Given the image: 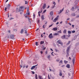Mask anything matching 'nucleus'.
I'll return each instance as SVG.
<instances>
[{
    "label": "nucleus",
    "instance_id": "e433bc0d",
    "mask_svg": "<svg viewBox=\"0 0 79 79\" xmlns=\"http://www.w3.org/2000/svg\"><path fill=\"white\" fill-rule=\"evenodd\" d=\"M25 4H27V3H28V2H27L26 1H25Z\"/></svg>",
    "mask_w": 79,
    "mask_h": 79
},
{
    "label": "nucleus",
    "instance_id": "7c9ffc66",
    "mask_svg": "<svg viewBox=\"0 0 79 79\" xmlns=\"http://www.w3.org/2000/svg\"><path fill=\"white\" fill-rule=\"evenodd\" d=\"M70 43H71V41H69L68 42V43H67V45H69L70 44Z\"/></svg>",
    "mask_w": 79,
    "mask_h": 79
},
{
    "label": "nucleus",
    "instance_id": "4c0bfd02",
    "mask_svg": "<svg viewBox=\"0 0 79 79\" xmlns=\"http://www.w3.org/2000/svg\"><path fill=\"white\" fill-rule=\"evenodd\" d=\"M56 61H57V62H59V61H60V60L59 59L56 60Z\"/></svg>",
    "mask_w": 79,
    "mask_h": 79
},
{
    "label": "nucleus",
    "instance_id": "052dcab7",
    "mask_svg": "<svg viewBox=\"0 0 79 79\" xmlns=\"http://www.w3.org/2000/svg\"><path fill=\"white\" fill-rule=\"evenodd\" d=\"M69 24L70 26H71V24L70 23H69Z\"/></svg>",
    "mask_w": 79,
    "mask_h": 79
},
{
    "label": "nucleus",
    "instance_id": "1a4fd4ad",
    "mask_svg": "<svg viewBox=\"0 0 79 79\" xmlns=\"http://www.w3.org/2000/svg\"><path fill=\"white\" fill-rule=\"evenodd\" d=\"M64 10V8H63L62 10H60V12L58 13V14H60L61 13L62 11Z\"/></svg>",
    "mask_w": 79,
    "mask_h": 79
},
{
    "label": "nucleus",
    "instance_id": "a878e982",
    "mask_svg": "<svg viewBox=\"0 0 79 79\" xmlns=\"http://www.w3.org/2000/svg\"><path fill=\"white\" fill-rule=\"evenodd\" d=\"M53 5H54V6H55V5H56V3H55V2H53Z\"/></svg>",
    "mask_w": 79,
    "mask_h": 79
},
{
    "label": "nucleus",
    "instance_id": "4be33fe9",
    "mask_svg": "<svg viewBox=\"0 0 79 79\" xmlns=\"http://www.w3.org/2000/svg\"><path fill=\"white\" fill-rule=\"evenodd\" d=\"M59 76H62V73H61V72H60V73H59Z\"/></svg>",
    "mask_w": 79,
    "mask_h": 79
},
{
    "label": "nucleus",
    "instance_id": "f257e3e1",
    "mask_svg": "<svg viewBox=\"0 0 79 79\" xmlns=\"http://www.w3.org/2000/svg\"><path fill=\"white\" fill-rule=\"evenodd\" d=\"M57 43L58 44H60V45H63V44L62 42H61V40H59L57 41Z\"/></svg>",
    "mask_w": 79,
    "mask_h": 79
},
{
    "label": "nucleus",
    "instance_id": "20e7f679",
    "mask_svg": "<svg viewBox=\"0 0 79 79\" xmlns=\"http://www.w3.org/2000/svg\"><path fill=\"white\" fill-rule=\"evenodd\" d=\"M66 37H68V36H65V35H64L62 36L61 38L63 39H68V38H65Z\"/></svg>",
    "mask_w": 79,
    "mask_h": 79
},
{
    "label": "nucleus",
    "instance_id": "6e6552de",
    "mask_svg": "<svg viewBox=\"0 0 79 79\" xmlns=\"http://www.w3.org/2000/svg\"><path fill=\"white\" fill-rule=\"evenodd\" d=\"M37 65H38L37 64L33 66H32L31 68V70H32V69H34V68H35V66H37Z\"/></svg>",
    "mask_w": 79,
    "mask_h": 79
},
{
    "label": "nucleus",
    "instance_id": "5701e85b",
    "mask_svg": "<svg viewBox=\"0 0 79 79\" xmlns=\"http://www.w3.org/2000/svg\"><path fill=\"white\" fill-rule=\"evenodd\" d=\"M58 35V33H55L54 34H53V35L55 36V35Z\"/></svg>",
    "mask_w": 79,
    "mask_h": 79
},
{
    "label": "nucleus",
    "instance_id": "4468645a",
    "mask_svg": "<svg viewBox=\"0 0 79 79\" xmlns=\"http://www.w3.org/2000/svg\"><path fill=\"white\" fill-rule=\"evenodd\" d=\"M64 34H66V30L64 29L63 31Z\"/></svg>",
    "mask_w": 79,
    "mask_h": 79
},
{
    "label": "nucleus",
    "instance_id": "c756f323",
    "mask_svg": "<svg viewBox=\"0 0 79 79\" xmlns=\"http://www.w3.org/2000/svg\"><path fill=\"white\" fill-rule=\"evenodd\" d=\"M35 44H36V46H38V42H36Z\"/></svg>",
    "mask_w": 79,
    "mask_h": 79
},
{
    "label": "nucleus",
    "instance_id": "3c124183",
    "mask_svg": "<svg viewBox=\"0 0 79 79\" xmlns=\"http://www.w3.org/2000/svg\"><path fill=\"white\" fill-rule=\"evenodd\" d=\"M59 24V22H58L57 23H56V24L57 25V24Z\"/></svg>",
    "mask_w": 79,
    "mask_h": 79
},
{
    "label": "nucleus",
    "instance_id": "864d4df0",
    "mask_svg": "<svg viewBox=\"0 0 79 79\" xmlns=\"http://www.w3.org/2000/svg\"><path fill=\"white\" fill-rule=\"evenodd\" d=\"M25 18H27V16L26 15H25Z\"/></svg>",
    "mask_w": 79,
    "mask_h": 79
},
{
    "label": "nucleus",
    "instance_id": "7ed1b4c3",
    "mask_svg": "<svg viewBox=\"0 0 79 79\" xmlns=\"http://www.w3.org/2000/svg\"><path fill=\"white\" fill-rule=\"evenodd\" d=\"M58 17H59V16H57L53 20V22H55L58 20Z\"/></svg>",
    "mask_w": 79,
    "mask_h": 79
},
{
    "label": "nucleus",
    "instance_id": "2eb2a0df",
    "mask_svg": "<svg viewBox=\"0 0 79 79\" xmlns=\"http://www.w3.org/2000/svg\"><path fill=\"white\" fill-rule=\"evenodd\" d=\"M53 30L54 31H57V28L56 27V28H53Z\"/></svg>",
    "mask_w": 79,
    "mask_h": 79
},
{
    "label": "nucleus",
    "instance_id": "c03bdc74",
    "mask_svg": "<svg viewBox=\"0 0 79 79\" xmlns=\"http://www.w3.org/2000/svg\"><path fill=\"white\" fill-rule=\"evenodd\" d=\"M69 10H66L67 13H68V12H69Z\"/></svg>",
    "mask_w": 79,
    "mask_h": 79
},
{
    "label": "nucleus",
    "instance_id": "473e14b6",
    "mask_svg": "<svg viewBox=\"0 0 79 79\" xmlns=\"http://www.w3.org/2000/svg\"><path fill=\"white\" fill-rule=\"evenodd\" d=\"M55 51L56 52H59V51H58V50L57 49H55Z\"/></svg>",
    "mask_w": 79,
    "mask_h": 79
},
{
    "label": "nucleus",
    "instance_id": "338daca9",
    "mask_svg": "<svg viewBox=\"0 0 79 79\" xmlns=\"http://www.w3.org/2000/svg\"><path fill=\"white\" fill-rule=\"evenodd\" d=\"M45 53H46V54H47V53H48L47 51Z\"/></svg>",
    "mask_w": 79,
    "mask_h": 79
},
{
    "label": "nucleus",
    "instance_id": "09e8293b",
    "mask_svg": "<svg viewBox=\"0 0 79 79\" xmlns=\"http://www.w3.org/2000/svg\"><path fill=\"white\" fill-rule=\"evenodd\" d=\"M54 7H55V6H54L52 7V8H54Z\"/></svg>",
    "mask_w": 79,
    "mask_h": 79
},
{
    "label": "nucleus",
    "instance_id": "a211bd4d",
    "mask_svg": "<svg viewBox=\"0 0 79 79\" xmlns=\"http://www.w3.org/2000/svg\"><path fill=\"white\" fill-rule=\"evenodd\" d=\"M50 14L51 16H53V11H51L50 13Z\"/></svg>",
    "mask_w": 79,
    "mask_h": 79
},
{
    "label": "nucleus",
    "instance_id": "393cba45",
    "mask_svg": "<svg viewBox=\"0 0 79 79\" xmlns=\"http://www.w3.org/2000/svg\"><path fill=\"white\" fill-rule=\"evenodd\" d=\"M69 55V53H67V55L66 56H67V57H68Z\"/></svg>",
    "mask_w": 79,
    "mask_h": 79
},
{
    "label": "nucleus",
    "instance_id": "c9c22d12",
    "mask_svg": "<svg viewBox=\"0 0 79 79\" xmlns=\"http://www.w3.org/2000/svg\"><path fill=\"white\" fill-rule=\"evenodd\" d=\"M48 59H50V56H48Z\"/></svg>",
    "mask_w": 79,
    "mask_h": 79
},
{
    "label": "nucleus",
    "instance_id": "603ef678",
    "mask_svg": "<svg viewBox=\"0 0 79 79\" xmlns=\"http://www.w3.org/2000/svg\"><path fill=\"white\" fill-rule=\"evenodd\" d=\"M27 15H30V13H29V12L28 13H27Z\"/></svg>",
    "mask_w": 79,
    "mask_h": 79
},
{
    "label": "nucleus",
    "instance_id": "f03ea898",
    "mask_svg": "<svg viewBox=\"0 0 79 79\" xmlns=\"http://www.w3.org/2000/svg\"><path fill=\"white\" fill-rule=\"evenodd\" d=\"M52 35V33H51L49 34L48 36V37L49 38V39H52V38H53V36Z\"/></svg>",
    "mask_w": 79,
    "mask_h": 79
},
{
    "label": "nucleus",
    "instance_id": "bb28decb",
    "mask_svg": "<svg viewBox=\"0 0 79 79\" xmlns=\"http://www.w3.org/2000/svg\"><path fill=\"white\" fill-rule=\"evenodd\" d=\"M35 78L36 79H38V78L37 77V75L36 74H35Z\"/></svg>",
    "mask_w": 79,
    "mask_h": 79
},
{
    "label": "nucleus",
    "instance_id": "f704fd0d",
    "mask_svg": "<svg viewBox=\"0 0 79 79\" xmlns=\"http://www.w3.org/2000/svg\"><path fill=\"white\" fill-rule=\"evenodd\" d=\"M75 13H73L72 14V16H75Z\"/></svg>",
    "mask_w": 79,
    "mask_h": 79
},
{
    "label": "nucleus",
    "instance_id": "2f4dec72",
    "mask_svg": "<svg viewBox=\"0 0 79 79\" xmlns=\"http://www.w3.org/2000/svg\"><path fill=\"white\" fill-rule=\"evenodd\" d=\"M68 34H71V31H68Z\"/></svg>",
    "mask_w": 79,
    "mask_h": 79
},
{
    "label": "nucleus",
    "instance_id": "a18cd8bd",
    "mask_svg": "<svg viewBox=\"0 0 79 79\" xmlns=\"http://www.w3.org/2000/svg\"><path fill=\"white\" fill-rule=\"evenodd\" d=\"M75 3H76V5H77V2L76 1H75Z\"/></svg>",
    "mask_w": 79,
    "mask_h": 79
},
{
    "label": "nucleus",
    "instance_id": "5fc2aeb1",
    "mask_svg": "<svg viewBox=\"0 0 79 79\" xmlns=\"http://www.w3.org/2000/svg\"><path fill=\"white\" fill-rule=\"evenodd\" d=\"M40 53H41V54H42V53H43V52H42V51H41Z\"/></svg>",
    "mask_w": 79,
    "mask_h": 79
},
{
    "label": "nucleus",
    "instance_id": "ddd939ff",
    "mask_svg": "<svg viewBox=\"0 0 79 79\" xmlns=\"http://www.w3.org/2000/svg\"><path fill=\"white\" fill-rule=\"evenodd\" d=\"M39 79H44L41 76H40V75H39V77H38Z\"/></svg>",
    "mask_w": 79,
    "mask_h": 79
},
{
    "label": "nucleus",
    "instance_id": "58836bf2",
    "mask_svg": "<svg viewBox=\"0 0 79 79\" xmlns=\"http://www.w3.org/2000/svg\"><path fill=\"white\" fill-rule=\"evenodd\" d=\"M46 11H47V10H44L43 11V13H45V12H46Z\"/></svg>",
    "mask_w": 79,
    "mask_h": 79
},
{
    "label": "nucleus",
    "instance_id": "9d476101",
    "mask_svg": "<svg viewBox=\"0 0 79 79\" xmlns=\"http://www.w3.org/2000/svg\"><path fill=\"white\" fill-rule=\"evenodd\" d=\"M66 67L67 68H69V69L70 68V65H69V64H67L66 65Z\"/></svg>",
    "mask_w": 79,
    "mask_h": 79
},
{
    "label": "nucleus",
    "instance_id": "6ab92c4d",
    "mask_svg": "<svg viewBox=\"0 0 79 79\" xmlns=\"http://www.w3.org/2000/svg\"><path fill=\"white\" fill-rule=\"evenodd\" d=\"M40 44L41 45H42V44H44V41H41L40 42Z\"/></svg>",
    "mask_w": 79,
    "mask_h": 79
},
{
    "label": "nucleus",
    "instance_id": "f3484780",
    "mask_svg": "<svg viewBox=\"0 0 79 79\" xmlns=\"http://www.w3.org/2000/svg\"><path fill=\"white\" fill-rule=\"evenodd\" d=\"M41 18L43 20H44V15H42L41 16Z\"/></svg>",
    "mask_w": 79,
    "mask_h": 79
},
{
    "label": "nucleus",
    "instance_id": "69168bd1",
    "mask_svg": "<svg viewBox=\"0 0 79 79\" xmlns=\"http://www.w3.org/2000/svg\"><path fill=\"white\" fill-rule=\"evenodd\" d=\"M45 48H44L43 49V50H45Z\"/></svg>",
    "mask_w": 79,
    "mask_h": 79
},
{
    "label": "nucleus",
    "instance_id": "72a5a7b5",
    "mask_svg": "<svg viewBox=\"0 0 79 79\" xmlns=\"http://www.w3.org/2000/svg\"><path fill=\"white\" fill-rule=\"evenodd\" d=\"M76 31L74 30L73 31H72V33H74Z\"/></svg>",
    "mask_w": 79,
    "mask_h": 79
},
{
    "label": "nucleus",
    "instance_id": "412c9836",
    "mask_svg": "<svg viewBox=\"0 0 79 79\" xmlns=\"http://www.w3.org/2000/svg\"><path fill=\"white\" fill-rule=\"evenodd\" d=\"M59 63H60V64H62V63H63V60H61L59 62Z\"/></svg>",
    "mask_w": 79,
    "mask_h": 79
},
{
    "label": "nucleus",
    "instance_id": "6e6d98bb",
    "mask_svg": "<svg viewBox=\"0 0 79 79\" xmlns=\"http://www.w3.org/2000/svg\"><path fill=\"white\" fill-rule=\"evenodd\" d=\"M62 68H64V65H63L62 66Z\"/></svg>",
    "mask_w": 79,
    "mask_h": 79
},
{
    "label": "nucleus",
    "instance_id": "aec40b11",
    "mask_svg": "<svg viewBox=\"0 0 79 79\" xmlns=\"http://www.w3.org/2000/svg\"><path fill=\"white\" fill-rule=\"evenodd\" d=\"M23 29H22V30L20 31L21 34H23Z\"/></svg>",
    "mask_w": 79,
    "mask_h": 79
},
{
    "label": "nucleus",
    "instance_id": "13d9d810",
    "mask_svg": "<svg viewBox=\"0 0 79 79\" xmlns=\"http://www.w3.org/2000/svg\"><path fill=\"white\" fill-rule=\"evenodd\" d=\"M33 17H34V18L35 17V14H33Z\"/></svg>",
    "mask_w": 79,
    "mask_h": 79
},
{
    "label": "nucleus",
    "instance_id": "49530a36",
    "mask_svg": "<svg viewBox=\"0 0 79 79\" xmlns=\"http://www.w3.org/2000/svg\"><path fill=\"white\" fill-rule=\"evenodd\" d=\"M7 9V8L6 7H5V11H6V9Z\"/></svg>",
    "mask_w": 79,
    "mask_h": 79
},
{
    "label": "nucleus",
    "instance_id": "e2e57ef3",
    "mask_svg": "<svg viewBox=\"0 0 79 79\" xmlns=\"http://www.w3.org/2000/svg\"><path fill=\"white\" fill-rule=\"evenodd\" d=\"M25 67H26V66H23V68H25Z\"/></svg>",
    "mask_w": 79,
    "mask_h": 79
},
{
    "label": "nucleus",
    "instance_id": "dca6fc26",
    "mask_svg": "<svg viewBox=\"0 0 79 79\" xmlns=\"http://www.w3.org/2000/svg\"><path fill=\"white\" fill-rule=\"evenodd\" d=\"M64 62L65 64H67V63H68V61L66 60H64Z\"/></svg>",
    "mask_w": 79,
    "mask_h": 79
},
{
    "label": "nucleus",
    "instance_id": "f8f14e48",
    "mask_svg": "<svg viewBox=\"0 0 79 79\" xmlns=\"http://www.w3.org/2000/svg\"><path fill=\"white\" fill-rule=\"evenodd\" d=\"M46 7V4H44L43 6V9H44Z\"/></svg>",
    "mask_w": 79,
    "mask_h": 79
},
{
    "label": "nucleus",
    "instance_id": "423d86ee",
    "mask_svg": "<svg viewBox=\"0 0 79 79\" xmlns=\"http://www.w3.org/2000/svg\"><path fill=\"white\" fill-rule=\"evenodd\" d=\"M70 49V48L69 47H68L67 49L66 50L67 53H69V50Z\"/></svg>",
    "mask_w": 79,
    "mask_h": 79
},
{
    "label": "nucleus",
    "instance_id": "39448f33",
    "mask_svg": "<svg viewBox=\"0 0 79 79\" xmlns=\"http://www.w3.org/2000/svg\"><path fill=\"white\" fill-rule=\"evenodd\" d=\"M23 6H21V7H20L19 10L18 11H22V10L23 9Z\"/></svg>",
    "mask_w": 79,
    "mask_h": 79
},
{
    "label": "nucleus",
    "instance_id": "cd10ccee",
    "mask_svg": "<svg viewBox=\"0 0 79 79\" xmlns=\"http://www.w3.org/2000/svg\"><path fill=\"white\" fill-rule=\"evenodd\" d=\"M11 5L10 4H8L7 5V8H9Z\"/></svg>",
    "mask_w": 79,
    "mask_h": 79
},
{
    "label": "nucleus",
    "instance_id": "c85d7f7f",
    "mask_svg": "<svg viewBox=\"0 0 79 79\" xmlns=\"http://www.w3.org/2000/svg\"><path fill=\"white\" fill-rule=\"evenodd\" d=\"M27 30H25V32H24L25 34H27Z\"/></svg>",
    "mask_w": 79,
    "mask_h": 79
},
{
    "label": "nucleus",
    "instance_id": "0eeeda50",
    "mask_svg": "<svg viewBox=\"0 0 79 79\" xmlns=\"http://www.w3.org/2000/svg\"><path fill=\"white\" fill-rule=\"evenodd\" d=\"M10 37L12 39H14V37H15V36L13 35H11L10 36Z\"/></svg>",
    "mask_w": 79,
    "mask_h": 79
},
{
    "label": "nucleus",
    "instance_id": "680f3d73",
    "mask_svg": "<svg viewBox=\"0 0 79 79\" xmlns=\"http://www.w3.org/2000/svg\"><path fill=\"white\" fill-rule=\"evenodd\" d=\"M69 18L67 19V21H68V20H69Z\"/></svg>",
    "mask_w": 79,
    "mask_h": 79
},
{
    "label": "nucleus",
    "instance_id": "b1692460",
    "mask_svg": "<svg viewBox=\"0 0 79 79\" xmlns=\"http://www.w3.org/2000/svg\"><path fill=\"white\" fill-rule=\"evenodd\" d=\"M74 9V7H73L71 9V10L72 11H73Z\"/></svg>",
    "mask_w": 79,
    "mask_h": 79
},
{
    "label": "nucleus",
    "instance_id": "0e129e2a",
    "mask_svg": "<svg viewBox=\"0 0 79 79\" xmlns=\"http://www.w3.org/2000/svg\"><path fill=\"white\" fill-rule=\"evenodd\" d=\"M28 68V65H27L26 66V68Z\"/></svg>",
    "mask_w": 79,
    "mask_h": 79
},
{
    "label": "nucleus",
    "instance_id": "774afa93",
    "mask_svg": "<svg viewBox=\"0 0 79 79\" xmlns=\"http://www.w3.org/2000/svg\"><path fill=\"white\" fill-rule=\"evenodd\" d=\"M8 32H9V33H10V30H9Z\"/></svg>",
    "mask_w": 79,
    "mask_h": 79
},
{
    "label": "nucleus",
    "instance_id": "de8ad7c7",
    "mask_svg": "<svg viewBox=\"0 0 79 79\" xmlns=\"http://www.w3.org/2000/svg\"><path fill=\"white\" fill-rule=\"evenodd\" d=\"M72 26L73 27V28H74V25H72Z\"/></svg>",
    "mask_w": 79,
    "mask_h": 79
},
{
    "label": "nucleus",
    "instance_id": "a19ab883",
    "mask_svg": "<svg viewBox=\"0 0 79 79\" xmlns=\"http://www.w3.org/2000/svg\"><path fill=\"white\" fill-rule=\"evenodd\" d=\"M53 26V24H52L51 25H50L49 27H52Z\"/></svg>",
    "mask_w": 79,
    "mask_h": 79
},
{
    "label": "nucleus",
    "instance_id": "ea45409f",
    "mask_svg": "<svg viewBox=\"0 0 79 79\" xmlns=\"http://www.w3.org/2000/svg\"><path fill=\"white\" fill-rule=\"evenodd\" d=\"M32 73L33 74H35V72H34V71H32Z\"/></svg>",
    "mask_w": 79,
    "mask_h": 79
},
{
    "label": "nucleus",
    "instance_id": "9b49d317",
    "mask_svg": "<svg viewBox=\"0 0 79 79\" xmlns=\"http://www.w3.org/2000/svg\"><path fill=\"white\" fill-rule=\"evenodd\" d=\"M75 61V57H74L73 58V64H74V62Z\"/></svg>",
    "mask_w": 79,
    "mask_h": 79
},
{
    "label": "nucleus",
    "instance_id": "79ce46f5",
    "mask_svg": "<svg viewBox=\"0 0 79 79\" xmlns=\"http://www.w3.org/2000/svg\"><path fill=\"white\" fill-rule=\"evenodd\" d=\"M14 19V18H11L10 19V20H11L12 19Z\"/></svg>",
    "mask_w": 79,
    "mask_h": 79
},
{
    "label": "nucleus",
    "instance_id": "bf43d9fd",
    "mask_svg": "<svg viewBox=\"0 0 79 79\" xmlns=\"http://www.w3.org/2000/svg\"><path fill=\"white\" fill-rule=\"evenodd\" d=\"M29 34H27L26 35V36H28V35H29Z\"/></svg>",
    "mask_w": 79,
    "mask_h": 79
},
{
    "label": "nucleus",
    "instance_id": "4d7b16f0",
    "mask_svg": "<svg viewBox=\"0 0 79 79\" xmlns=\"http://www.w3.org/2000/svg\"><path fill=\"white\" fill-rule=\"evenodd\" d=\"M63 23V21H61L60 23V24H62Z\"/></svg>",
    "mask_w": 79,
    "mask_h": 79
},
{
    "label": "nucleus",
    "instance_id": "37998d69",
    "mask_svg": "<svg viewBox=\"0 0 79 79\" xmlns=\"http://www.w3.org/2000/svg\"><path fill=\"white\" fill-rule=\"evenodd\" d=\"M43 28H44V29H45V25H44L43 26Z\"/></svg>",
    "mask_w": 79,
    "mask_h": 79
},
{
    "label": "nucleus",
    "instance_id": "8fccbe9b",
    "mask_svg": "<svg viewBox=\"0 0 79 79\" xmlns=\"http://www.w3.org/2000/svg\"><path fill=\"white\" fill-rule=\"evenodd\" d=\"M76 17L77 18H79V15H77Z\"/></svg>",
    "mask_w": 79,
    "mask_h": 79
}]
</instances>
